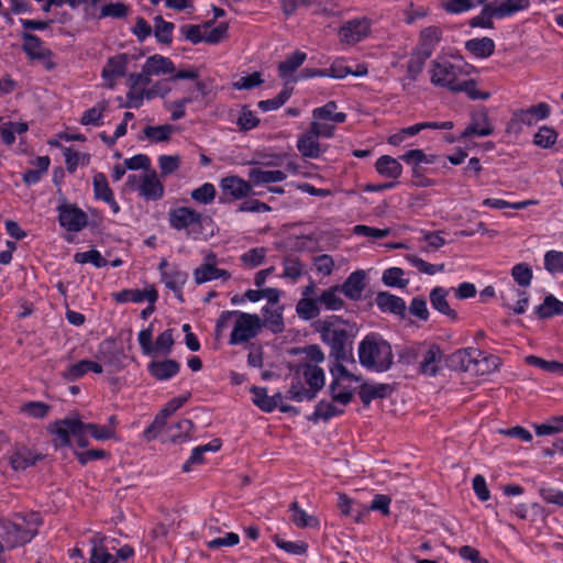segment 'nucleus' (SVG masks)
Wrapping results in <instances>:
<instances>
[{"label": "nucleus", "instance_id": "cd10ccee", "mask_svg": "<svg viewBox=\"0 0 563 563\" xmlns=\"http://www.w3.org/2000/svg\"><path fill=\"white\" fill-rule=\"evenodd\" d=\"M338 104L335 101H329L324 106L316 108L312 111V118L318 121L343 123L346 120L344 112H336Z\"/></svg>", "mask_w": 563, "mask_h": 563}, {"label": "nucleus", "instance_id": "393cba45", "mask_svg": "<svg viewBox=\"0 0 563 563\" xmlns=\"http://www.w3.org/2000/svg\"><path fill=\"white\" fill-rule=\"evenodd\" d=\"M443 353L438 344H431L420 363V372L427 376H435L439 372V363Z\"/></svg>", "mask_w": 563, "mask_h": 563}, {"label": "nucleus", "instance_id": "423d86ee", "mask_svg": "<svg viewBox=\"0 0 563 563\" xmlns=\"http://www.w3.org/2000/svg\"><path fill=\"white\" fill-rule=\"evenodd\" d=\"M202 214L189 207H178L168 212L169 225L175 230H185L187 238L198 239L202 233Z\"/></svg>", "mask_w": 563, "mask_h": 563}, {"label": "nucleus", "instance_id": "e2e57ef3", "mask_svg": "<svg viewBox=\"0 0 563 563\" xmlns=\"http://www.w3.org/2000/svg\"><path fill=\"white\" fill-rule=\"evenodd\" d=\"M174 131V126L169 124H163L157 126H145L143 130L144 135L155 142H165L170 139Z\"/></svg>", "mask_w": 563, "mask_h": 563}, {"label": "nucleus", "instance_id": "5701e85b", "mask_svg": "<svg viewBox=\"0 0 563 563\" xmlns=\"http://www.w3.org/2000/svg\"><path fill=\"white\" fill-rule=\"evenodd\" d=\"M449 295L448 289L437 286L430 291V302L433 309L439 311L440 313L446 316L452 321L457 320V313L454 309H452L446 300Z\"/></svg>", "mask_w": 563, "mask_h": 563}, {"label": "nucleus", "instance_id": "ddd939ff", "mask_svg": "<svg viewBox=\"0 0 563 563\" xmlns=\"http://www.w3.org/2000/svg\"><path fill=\"white\" fill-rule=\"evenodd\" d=\"M137 190L146 200H158L164 196V186L154 169L145 172L140 177Z\"/></svg>", "mask_w": 563, "mask_h": 563}, {"label": "nucleus", "instance_id": "c9c22d12", "mask_svg": "<svg viewBox=\"0 0 563 563\" xmlns=\"http://www.w3.org/2000/svg\"><path fill=\"white\" fill-rule=\"evenodd\" d=\"M431 57L430 52H423L416 48L408 60L407 74L410 80L415 81L423 69V66Z\"/></svg>", "mask_w": 563, "mask_h": 563}, {"label": "nucleus", "instance_id": "412c9836", "mask_svg": "<svg viewBox=\"0 0 563 563\" xmlns=\"http://www.w3.org/2000/svg\"><path fill=\"white\" fill-rule=\"evenodd\" d=\"M297 150L305 158H318L323 152L319 139L309 129L299 135Z\"/></svg>", "mask_w": 563, "mask_h": 563}, {"label": "nucleus", "instance_id": "7ed1b4c3", "mask_svg": "<svg viewBox=\"0 0 563 563\" xmlns=\"http://www.w3.org/2000/svg\"><path fill=\"white\" fill-rule=\"evenodd\" d=\"M471 66L457 60L435 59L431 63L430 81L435 87L446 88L454 92L464 77H468Z\"/></svg>", "mask_w": 563, "mask_h": 563}, {"label": "nucleus", "instance_id": "c756f323", "mask_svg": "<svg viewBox=\"0 0 563 563\" xmlns=\"http://www.w3.org/2000/svg\"><path fill=\"white\" fill-rule=\"evenodd\" d=\"M391 388L387 384H367L361 385L358 396L365 406H368L374 399L385 398Z\"/></svg>", "mask_w": 563, "mask_h": 563}, {"label": "nucleus", "instance_id": "864d4df0", "mask_svg": "<svg viewBox=\"0 0 563 563\" xmlns=\"http://www.w3.org/2000/svg\"><path fill=\"white\" fill-rule=\"evenodd\" d=\"M406 260L420 273L427 275H434L443 272L445 268L444 264H430L415 254H407Z\"/></svg>", "mask_w": 563, "mask_h": 563}, {"label": "nucleus", "instance_id": "e433bc0d", "mask_svg": "<svg viewBox=\"0 0 563 563\" xmlns=\"http://www.w3.org/2000/svg\"><path fill=\"white\" fill-rule=\"evenodd\" d=\"M343 412V409L332 402L321 400L317 404L313 413L309 417V420L313 422H318L319 420L329 421L332 417L340 416Z\"/></svg>", "mask_w": 563, "mask_h": 563}, {"label": "nucleus", "instance_id": "338daca9", "mask_svg": "<svg viewBox=\"0 0 563 563\" xmlns=\"http://www.w3.org/2000/svg\"><path fill=\"white\" fill-rule=\"evenodd\" d=\"M556 139L558 134L555 130L553 128L543 125L536 133L533 142L540 147L548 148L556 142Z\"/></svg>", "mask_w": 563, "mask_h": 563}, {"label": "nucleus", "instance_id": "bb28decb", "mask_svg": "<svg viewBox=\"0 0 563 563\" xmlns=\"http://www.w3.org/2000/svg\"><path fill=\"white\" fill-rule=\"evenodd\" d=\"M482 5L483 8L479 14L473 16L468 21V25L471 27L493 29V19L497 18L496 1L488 0L486 3H483Z\"/></svg>", "mask_w": 563, "mask_h": 563}, {"label": "nucleus", "instance_id": "f3484780", "mask_svg": "<svg viewBox=\"0 0 563 563\" xmlns=\"http://www.w3.org/2000/svg\"><path fill=\"white\" fill-rule=\"evenodd\" d=\"M113 299L119 303L125 302H143L155 303L158 298L157 290L151 286L146 289H123L112 295Z\"/></svg>", "mask_w": 563, "mask_h": 563}, {"label": "nucleus", "instance_id": "0e129e2a", "mask_svg": "<svg viewBox=\"0 0 563 563\" xmlns=\"http://www.w3.org/2000/svg\"><path fill=\"white\" fill-rule=\"evenodd\" d=\"M74 260L76 263L79 264L91 263L93 266L98 268L104 267L108 264V261L97 250L78 252L75 254Z\"/></svg>", "mask_w": 563, "mask_h": 563}, {"label": "nucleus", "instance_id": "473e14b6", "mask_svg": "<svg viewBox=\"0 0 563 563\" xmlns=\"http://www.w3.org/2000/svg\"><path fill=\"white\" fill-rule=\"evenodd\" d=\"M375 168L378 174L389 178H398L401 175L402 166L394 157L389 155L380 156L375 164Z\"/></svg>", "mask_w": 563, "mask_h": 563}, {"label": "nucleus", "instance_id": "13d9d810", "mask_svg": "<svg viewBox=\"0 0 563 563\" xmlns=\"http://www.w3.org/2000/svg\"><path fill=\"white\" fill-rule=\"evenodd\" d=\"M194 429V423L189 419H183L176 424L169 427V440L172 442H177L180 440H187L189 438L190 432Z\"/></svg>", "mask_w": 563, "mask_h": 563}, {"label": "nucleus", "instance_id": "6e6552de", "mask_svg": "<svg viewBox=\"0 0 563 563\" xmlns=\"http://www.w3.org/2000/svg\"><path fill=\"white\" fill-rule=\"evenodd\" d=\"M263 328V322L257 314L238 311L236 320L230 335L231 345L240 344L255 338Z\"/></svg>", "mask_w": 563, "mask_h": 563}, {"label": "nucleus", "instance_id": "2f4dec72", "mask_svg": "<svg viewBox=\"0 0 563 563\" xmlns=\"http://www.w3.org/2000/svg\"><path fill=\"white\" fill-rule=\"evenodd\" d=\"M536 314L540 319H550L554 316H563V301L553 295H548L541 305L536 308Z\"/></svg>", "mask_w": 563, "mask_h": 563}, {"label": "nucleus", "instance_id": "a19ab883", "mask_svg": "<svg viewBox=\"0 0 563 563\" xmlns=\"http://www.w3.org/2000/svg\"><path fill=\"white\" fill-rule=\"evenodd\" d=\"M251 391L253 394L254 405L264 412H272L277 408V400H274V398H271V396L267 395L266 388L253 386Z\"/></svg>", "mask_w": 563, "mask_h": 563}, {"label": "nucleus", "instance_id": "5fc2aeb1", "mask_svg": "<svg viewBox=\"0 0 563 563\" xmlns=\"http://www.w3.org/2000/svg\"><path fill=\"white\" fill-rule=\"evenodd\" d=\"M106 109H107L106 102H100L97 106L88 109L87 111L84 112V114L80 119V123L82 125H95V126L101 125L103 123L102 119H103V112L106 111Z\"/></svg>", "mask_w": 563, "mask_h": 563}, {"label": "nucleus", "instance_id": "de8ad7c7", "mask_svg": "<svg viewBox=\"0 0 563 563\" xmlns=\"http://www.w3.org/2000/svg\"><path fill=\"white\" fill-rule=\"evenodd\" d=\"M405 272L400 267H390L384 271L382 282L388 287L405 288L409 284L408 279L404 278Z\"/></svg>", "mask_w": 563, "mask_h": 563}, {"label": "nucleus", "instance_id": "09e8293b", "mask_svg": "<svg viewBox=\"0 0 563 563\" xmlns=\"http://www.w3.org/2000/svg\"><path fill=\"white\" fill-rule=\"evenodd\" d=\"M454 92H465L472 100H486L490 97L489 92L478 90L475 80L467 77L461 80Z\"/></svg>", "mask_w": 563, "mask_h": 563}, {"label": "nucleus", "instance_id": "b1692460", "mask_svg": "<svg viewBox=\"0 0 563 563\" xmlns=\"http://www.w3.org/2000/svg\"><path fill=\"white\" fill-rule=\"evenodd\" d=\"M102 371V366L98 362L81 360L78 363L70 365L66 371L63 372L62 376L68 382H75L88 372L100 374Z\"/></svg>", "mask_w": 563, "mask_h": 563}, {"label": "nucleus", "instance_id": "8fccbe9b", "mask_svg": "<svg viewBox=\"0 0 563 563\" xmlns=\"http://www.w3.org/2000/svg\"><path fill=\"white\" fill-rule=\"evenodd\" d=\"M231 274L227 269L217 268L212 266L210 269H195L194 278L197 284H203L210 280L222 278L229 279Z\"/></svg>", "mask_w": 563, "mask_h": 563}, {"label": "nucleus", "instance_id": "20e7f679", "mask_svg": "<svg viewBox=\"0 0 563 563\" xmlns=\"http://www.w3.org/2000/svg\"><path fill=\"white\" fill-rule=\"evenodd\" d=\"M481 362H484L486 368L482 369V374L488 373L490 371H495L499 363L498 358L490 356H484L483 352L478 349L466 347L456 350L452 354L448 355L444 358L445 366L452 371H461V372H475L478 369L475 368Z\"/></svg>", "mask_w": 563, "mask_h": 563}, {"label": "nucleus", "instance_id": "4c0bfd02", "mask_svg": "<svg viewBox=\"0 0 563 563\" xmlns=\"http://www.w3.org/2000/svg\"><path fill=\"white\" fill-rule=\"evenodd\" d=\"M341 289L339 286H332L322 291L318 301L328 310H340L344 306L343 299L339 296Z\"/></svg>", "mask_w": 563, "mask_h": 563}, {"label": "nucleus", "instance_id": "4468645a", "mask_svg": "<svg viewBox=\"0 0 563 563\" xmlns=\"http://www.w3.org/2000/svg\"><path fill=\"white\" fill-rule=\"evenodd\" d=\"M297 375H301L306 383L309 385L308 390L313 391V399L317 393L324 386V372L321 367L316 364L302 362L297 365Z\"/></svg>", "mask_w": 563, "mask_h": 563}, {"label": "nucleus", "instance_id": "a878e982", "mask_svg": "<svg viewBox=\"0 0 563 563\" xmlns=\"http://www.w3.org/2000/svg\"><path fill=\"white\" fill-rule=\"evenodd\" d=\"M144 70L152 76L173 74L175 71V65L170 58L155 54L146 59Z\"/></svg>", "mask_w": 563, "mask_h": 563}, {"label": "nucleus", "instance_id": "2eb2a0df", "mask_svg": "<svg viewBox=\"0 0 563 563\" xmlns=\"http://www.w3.org/2000/svg\"><path fill=\"white\" fill-rule=\"evenodd\" d=\"M339 34L346 44H356L369 34V24L366 20H352L341 26Z\"/></svg>", "mask_w": 563, "mask_h": 563}, {"label": "nucleus", "instance_id": "bf43d9fd", "mask_svg": "<svg viewBox=\"0 0 563 563\" xmlns=\"http://www.w3.org/2000/svg\"><path fill=\"white\" fill-rule=\"evenodd\" d=\"M95 197L97 199L109 201L113 196L112 189L109 187L107 177L102 173H98L93 176L92 180Z\"/></svg>", "mask_w": 563, "mask_h": 563}, {"label": "nucleus", "instance_id": "79ce46f5", "mask_svg": "<svg viewBox=\"0 0 563 563\" xmlns=\"http://www.w3.org/2000/svg\"><path fill=\"white\" fill-rule=\"evenodd\" d=\"M40 459H42L40 454H34L29 450H21L11 456L10 463L15 471H22L33 466Z\"/></svg>", "mask_w": 563, "mask_h": 563}, {"label": "nucleus", "instance_id": "37998d69", "mask_svg": "<svg viewBox=\"0 0 563 563\" xmlns=\"http://www.w3.org/2000/svg\"><path fill=\"white\" fill-rule=\"evenodd\" d=\"M187 279L188 274L178 268H173L169 272L162 273V280L164 282L165 286L172 291H178L179 288H183Z\"/></svg>", "mask_w": 563, "mask_h": 563}, {"label": "nucleus", "instance_id": "c03bdc74", "mask_svg": "<svg viewBox=\"0 0 563 563\" xmlns=\"http://www.w3.org/2000/svg\"><path fill=\"white\" fill-rule=\"evenodd\" d=\"M174 23L165 21L161 15L154 18V35L162 44H170Z\"/></svg>", "mask_w": 563, "mask_h": 563}, {"label": "nucleus", "instance_id": "9b49d317", "mask_svg": "<svg viewBox=\"0 0 563 563\" xmlns=\"http://www.w3.org/2000/svg\"><path fill=\"white\" fill-rule=\"evenodd\" d=\"M59 224L70 232L82 230L88 223L87 214L76 206L63 205L58 207Z\"/></svg>", "mask_w": 563, "mask_h": 563}, {"label": "nucleus", "instance_id": "39448f33", "mask_svg": "<svg viewBox=\"0 0 563 563\" xmlns=\"http://www.w3.org/2000/svg\"><path fill=\"white\" fill-rule=\"evenodd\" d=\"M48 430L55 435L53 443L56 448L69 446L70 437L77 440L79 446L85 448L88 445V440L86 439L87 431L85 430L84 422L76 417H67L57 420L48 427Z\"/></svg>", "mask_w": 563, "mask_h": 563}, {"label": "nucleus", "instance_id": "a18cd8bd", "mask_svg": "<svg viewBox=\"0 0 563 563\" xmlns=\"http://www.w3.org/2000/svg\"><path fill=\"white\" fill-rule=\"evenodd\" d=\"M511 292H516L519 299L515 305H510L509 296L505 292L500 294V298L504 301V306L511 309L516 314H522L527 310L529 303V296L526 290L515 288L514 286L509 289Z\"/></svg>", "mask_w": 563, "mask_h": 563}, {"label": "nucleus", "instance_id": "aec40b11", "mask_svg": "<svg viewBox=\"0 0 563 563\" xmlns=\"http://www.w3.org/2000/svg\"><path fill=\"white\" fill-rule=\"evenodd\" d=\"M375 302L382 312H389L404 317L406 312V302L402 298L388 291H379L376 295Z\"/></svg>", "mask_w": 563, "mask_h": 563}, {"label": "nucleus", "instance_id": "72a5a7b5", "mask_svg": "<svg viewBox=\"0 0 563 563\" xmlns=\"http://www.w3.org/2000/svg\"><path fill=\"white\" fill-rule=\"evenodd\" d=\"M441 30L437 26L424 27L420 32L419 44L417 48L423 52H430V55H432L435 45L441 38Z\"/></svg>", "mask_w": 563, "mask_h": 563}, {"label": "nucleus", "instance_id": "1a4fd4ad", "mask_svg": "<svg viewBox=\"0 0 563 563\" xmlns=\"http://www.w3.org/2000/svg\"><path fill=\"white\" fill-rule=\"evenodd\" d=\"M21 37L23 40L22 49L30 59L43 63L46 70H52L56 67L55 62L52 59L53 52L44 46L43 41L38 36L24 31Z\"/></svg>", "mask_w": 563, "mask_h": 563}, {"label": "nucleus", "instance_id": "49530a36", "mask_svg": "<svg viewBox=\"0 0 563 563\" xmlns=\"http://www.w3.org/2000/svg\"><path fill=\"white\" fill-rule=\"evenodd\" d=\"M319 301L318 299L312 298H301L296 306V312L298 316L303 320H311L319 316L320 308H319Z\"/></svg>", "mask_w": 563, "mask_h": 563}, {"label": "nucleus", "instance_id": "7c9ffc66", "mask_svg": "<svg viewBox=\"0 0 563 563\" xmlns=\"http://www.w3.org/2000/svg\"><path fill=\"white\" fill-rule=\"evenodd\" d=\"M286 174L283 170H264L260 168H252L249 170V179L253 185L278 183L286 179Z\"/></svg>", "mask_w": 563, "mask_h": 563}, {"label": "nucleus", "instance_id": "ea45409f", "mask_svg": "<svg viewBox=\"0 0 563 563\" xmlns=\"http://www.w3.org/2000/svg\"><path fill=\"white\" fill-rule=\"evenodd\" d=\"M289 510L292 511L291 521L299 528H316L319 526V520L314 516L308 515L301 509L297 501H294L289 506Z\"/></svg>", "mask_w": 563, "mask_h": 563}, {"label": "nucleus", "instance_id": "0eeeda50", "mask_svg": "<svg viewBox=\"0 0 563 563\" xmlns=\"http://www.w3.org/2000/svg\"><path fill=\"white\" fill-rule=\"evenodd\" d=\"M35 537V531L26 529L20 520L0 519V541L8 550L24 545Z\"/></svg>", "mask_w": 563, "mask_h": 563}, {"label": "nucleus", "instance_id": "f257e3e1", "mask_svg": "<svg viewBox=\"0 0 563 563\" xmlns=\"http://www.w3.org/2000/svg\"><path fill=\"white\" fill-rule=\"evenodd\" d=\"M321 340L330 347V357L336 362H345L352 354V342L355 335V324L338 316L318 320L314 324Z\"/></svg>", "mask_w": 563, "mask_h": 563}, {"label": "nucleus", "instance_id": "c85d7f7f", "mask_svg": "<svg viewBox=\"0 0 563 563\" xmlns=\"http://www.w3.org/2000/svg\"><path fill=\"white\" fill-rule=\"evenodd\" d=\"M465 49L478 58H487L495 52V43L489 37L472 38L465 42Z\"/></svg>", "mask_w": 563, "mask_h": 563}, {"label": "nucleus", "instance_id": "603ef678", "mask_svg": "<svg viewBox=\"0 0 563 563\" xmlns=\"http://www.w3.org/2000/svg\"><path fill=\"white\" fill-rule=\"evenodd\" d=\"M511 277L522 288L531 285L533 273L529 264L519 263L511 268Z\"/></svg>", "mask_w": 563, "mask_h": 563}, {"label": "nucleus", "instance_id": "69168bd1", "mask_svg": "<svg viewBox=\"0 0 563 563\" xmlns=\"http://www.w3.org/2000/svg\"><path fill=\"white\" fill-rule=\"evenodd\" d=\"M544 268L550 274L563 273V252L548 251L544 254Z\"/></svg>", "mask_w": 563, "mask_h": 563}, {"label": "nucleus", "instance_id": "6ab92c4d", "mask_svg": "<svg viewBox=\"0 0 563 563\" xmlns=\"http://www.w3.org/2000/svg\"><path fill=\"white\" fill-rule=\"evenodd\" d=\"M148 373L157 380H168L180 371V364L176 360L152 361L147 365Z\"/></svg>", "mask_w": 563, "mask_h": 563}, {"label": "nucleus", "instance_id": "4be33fe9", "mask_svg": "<svg viewBox=\"0 0 563 563\" xmlns=\"http://www.w3.org/2000/svg\"><path fill=\"white\" fill-rule=\"evenodd\" d=\"M365 272L356 271L353 272L345 282L339 286L341 292H343L351 300H358L362 296V292L365 288Z\"/></svg>", "mask_w": 563, "mask_h": 563}, {"label": "nucleus", "instance_id": "4d7b16f0", "mask_svg": "<svg viewBox=\"0 0 563 563\" xmlns=\"http://www.w3.org/2000/svg\"><path fill=\"white\" fill-rule=\"evenodd\" d=\"M287 398L295 401L312 400L313 391L306 388L299 377L292 379L289 389L287 390Z\"/></svg>", "mask_w": 563, "mask_h": 563}, {"label": "nucleus", "instance_id": "a211bd4d", "mask_svg": "<svg viewBox=\"0 0 563 563\" xmlns=\"http://www.w3.org/2000/svg\"><path fill=\"white\" fill-rule=\"evenodd\" d=\"M126 66V54H118L108 58L101 71L102 78L108 81V87L112 88L114 86V80L124 76Z\"/></svg>", "mask_w": 563, "mask_h": 563}, {"label": "nucleus", "instance_id": "f8f14e48", "mask_svg": "<svg viewBox=\"0 0 563 563\" xmlns=\"http://www.w3.org/2000/svg\"><path fill=\"white\" fill-rule=\"evenodd\" d=\"M551 108L545 102H540L527 109H520L514 113L511 121L508 124L507 131L512 129L515 124L532 125L540 120H544L550 115Z\"/></svg>", "mask_w": 563, "mask_h": 563}, {"label": "nucleus", "instance_id": "052dcab7", "mask_svg": "<svg viewBox=\"0 0 563 563\" xmlns=\"http://www.w3.org/2000/svg\"><path fill=\"white\" fill-rule=\"evenodd\" d=\"M64 156L67 170L71 174L76 172L78 165H88L90 161L89 154L73 151L69 147L65 148Z\"/></svg>", "mask_w": 563, "mask_h": 563}, {"label": "nucleus", "instance_id": "f704fd0d", "mask_svg": "<svg viewBox=\"0 0 563 563\" xmlns=\"http://www.w3.org/2000/svg\"><path fill=\"white\" fill-rule=\"evenodd\" d=\"M307 54L300 51H296L288 55L285 60L278 65V74L282 78H286L292 75L306 60Z\"/></svg>", "mask_w": 563, "mask_h": 563}, {"label": "nucleus", "instance_id": "774afa93", "mask_svg": "<svg viewBox=\"0 0 563 563\" xmlns=\"http://www.w3.org/2000/svg\"><path fill=\"white\" fill-rule=\"evenodd\" d=\"M537 435H548L563 432V416L552 417L548 423L536 424Z\"/></svg>", "mask_w": 563, "mask_h": 563}, {"label": "nucleus", "instance_id": "dca6fc26", "mask_svg": "<svg viewBox=\"0 0 563 563\" xmlns=\"http://www.w3.org/2000/svg\"><path fill=\"white\" fill-rule=\"evenodd\" d=\"M494 128L490 124L488 114L485 110L472 115V122L461 133L460 139L471 136H488L493 134Z\"/></svg>", "mask_w": 563, "mask_h": 563}, {"label": "nucleus", "instance_id": "680f3d73", "mask_svg": "<svg viewBox=\"0 0 563 563\" xmlns=\"http://www.w3.org/2000/svg\"><path fill=\"white\" fill-rule=\"evenodd\" d=\"M333 401L343 406L349 405L353 399V391L346 387L341 388L339 378H334L329 387Z\"/></svg>", "mask_w": 563, "mask_h": 563}, {"label": "nucleus", "instance_id": "6e6d98bb", "mask_svg": "<svg viewBox=\"0 0 563 563\" xmlns=\"http://www.w3.org/2000/svg\"><path fill=\"white\" fill-rule=\"evenodd\" d=\"M291 92L292 88L285 86L284 89L275 98L262 100L257 103V107L264 112L276 110L290 98Z\"/></svg>", "mask_w": 563, "mask_h": 563}, {"label": "nucleus", "instance_id": "9d476101", "mask_svg": "<svg viewBox=\"0 0 563 563\" xmlns=\"http://www.w3.org/2000/svg\"><path fill=\"white\" fill-rule=\"evenodd\" d=\"M251 181H246L238 176L224 177L220 183L221 196L219 201L221 203L232 202L247 197L252 192Z\"/></svg>", "mask_w": 563, "mask_h": 563}, {"label": "nucleus", "instance_id": "58836bf2", "mask_svg": "<svg viewBox=\"0 0 563 563\" xmlns=\"http://www.w3.org/2000/svg\"><path fill=\"white\" fill-rule=\"evenodd\" d=\"M530 5V0H505L503 2L496 1L497 18L503 19L510 16L516 12L523 11Z\"/></svg>", "mask_w": 563, "mask_h": 563}, {"label": "nucleus", "instance_id": "3c124183", "mask_svg": "<svg viewBox=\"0 0 563 563\" xmlns=\"http://www.w3.org/2000/svg\"><path fill=\"white\" fill-rule=\"evenodd\" d=\"M487 1L488 0H446L443 3V9L449 13L459 14L482 5Z\"/></svg>", "mask_w": 563, "mask_h": 563}, {"label": "nucleus", "instance_id": "f03ea898", "mask_svg": "<svg viewBox=\"0 0 563 563\" xmlns=\"http://www.w3.org/2000/svg\"><path fill=\"white\" fill-rule=\"evenodd\" d=\"M360 364L374 372H387L394 364L391 345L377 333L367 334L358 344Z\"/></svg>", "mask_w": 563, "mask_h": 563}]
</instances>
